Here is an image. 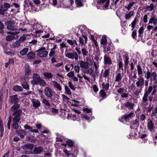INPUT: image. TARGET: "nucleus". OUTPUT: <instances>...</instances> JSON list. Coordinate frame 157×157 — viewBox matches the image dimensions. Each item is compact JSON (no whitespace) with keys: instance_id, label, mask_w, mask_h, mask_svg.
Masks as SVG:
<instances>
[{"instance_id":"4be33fe9","label":"nucleus","mask_w":157,"mask_h":157,"mask_svg":"<svg viewBox=\"0 0 157 157\" xmlns=\"http://www.w3.org/2000/svg\"><path fill=\"white\" fill-rule=\"evenodd\" d=\"M123 76L120 73H116V76H115V82H119L121 80Z\"/></svg>"},{"instance_id":"6e6d98bb","label":"nucleus","mask_w":157,"mask_h":157,"mask_svg":"<svg viewBox=\"0 0 157 157\" xmlns=\"http://www.w3.org/2000/svg\"><path fill=\"white\" fill-rule=\"evenodd\" d=\"M15 22L13 20H10L6 22V24L7 25H15Z\"/></svg>"},{"instance_id":"393cba45","label":"nucleus","mask_w":157,"mask_h":157,"mask_svg":"<svg viewBox=\"0 0 157 157\" xmlns=\"http://www.w3.org/2000/svg\"><path fill=\"white\" fill-rule=\"evenodd\" d=\"M154 127V124L152 120H151L147 124V128L148 129L151 131L153 130V128Z\"/></svg>"},{"instance_id":"423d86ee","label":"nucleus","mask_w":157,"mask_h":157,"mask_svg":"<svg viewBox=\"0 0 157 157\" xmlns=\"http://www.w3.org/2000/svg\"><path fill=\"white\" fill-rule=\"evenodd\" d=\"M11 7V5L7 2H5L2 5L0 8V14L2 15H4L5 12L7 11L8 9Z\"/></svg>"},{"instance_id":"1a4fd4ad","label":"nucleus","mask_w":157,"mask_h":157,"mask_svg":"<svg viewBox=\"0 0 157 157\" xmlns=\"http://www.w3.org/2000/svg\"><path fill=\"white\" fill-rule=\"evenodd\" d=\"M66 56L69 59H75V60L78 59V56L76 52H74L73 53H67L65 54Z\"/></svg>"},{"instance_id":"5fc2aeb1","label":"nucleus","mask_w":157,"mask_h":157,"mask_svg":"<svg viewBox=\"0 0 157 157\" xmlns=\"http://www.w3.org/2000/svg\"><path fill=\"white\" fill-rule=\"evenodd\" d=\"M66 143L70 147H72L73 146V142L71 140H67Z\"/></svg>"},{"instance_id":"4468645a","label":"nucleus","mask_w":157,"mask_h":157,"mask_svg":"<svg viewBox=\"0 0 157 157\" xmlns=\"http://www.w3.org/2000/svg\"><path fill=\"white\" fill-rule=\"evenodd\" d=\"M109 0H98L97 2V4L101 5L107 8L109 6Z\"/></svg>"},{"instance_id":"8fccbe9b","label":"nucleus","mask_w":157,"mask_h":157,"mask_svg":"<svg viewBox=\"0 0 157 157\" xmlns=\"http://www.w3.org/2000/svg\"><path fill=\"white\" fill-rule=\"evenodd\" d=\"M124 67H126L128 64V57L127 56H125L124 57Z\"/></svg>"},{"instance_id":"5701e85b","label":"nucleus","mask_w":157,"mask_h":157,"mask_svg":"<svg viewBox=\"0 0 157 157\" xmlns=\"http://www.w3.org/2000/svg\"><path fill=\"white\" fill-rule=\"evenodd\" d=\"M155 5L154 3H151L150 5L146 7L145 9L147 11L149 12L151 11L154 9Z\"/></svg>"},{"instance_id":"2f4dec72","label":"nucleus","mask_w":157,"mask_h":157,"mask_svg":"<svg viewBox=\"0 0 157 157\" xmlns=\"http://www.w3.org/2000/svg\"><path fill=\"white\" fill-rule=\"evenodd\" d=\"M26 138L28 141L32 142H35L36 139L35 137L32 136H27Z\"/></svg>"},{"instance_id":"c9c22d12","label":"nucleus","mask_w":157,"mask_h":157,"mask_svg":"<svg viewBox=\"0 0 157 157\" xmlns=\"http://www.w3.org/2000/svg\"><path fill=\"white\" fill-rule=\"evenodd\" d=\"M7 29L11 31H14L15 32H18L17 29H15L14 26L12 25H7Z\"/></svg>"},{"instance_id":"de8ad7c7","label":"nucleus","mask_w":157,"mask_h":157,"mask_svg":"<svg viewBox=\"0 0 157 157\" xmlns=\"http://www.w3.org/2000/svg\"><path fill=\"white\" fill-rule=\"evenodd\" d=\"M103 88L106 90H108L109 87V84L108 83H106L105 84L104 83H103L102 85Z\"/></svg>"},{"instance_id":"69168bd1","label":"nucleus","mask_w":157,"mask_h":157,"mask_svg":"<svg viewBox=\"0 0 157 157\" xmlns=\"http://www.w3.org/2000/svg\"><path fill=\"white\" fill-rule=\"evenodd\" d=\"M68 86L72 90H75L74 86L72 84V83L70 82H68Z\"/></svg>"},{"instance_id":"13d9d810","label":"nucleus","mask_w":157,"mask_h":157,"mask_svg":"<svg viewBox=\"0 0 157 157\" xmlns=\"http://www.w3.org/2000/svg\"><path fill=\"white\" fill-rule=\"evenodd\" d=\"M21 86L24 88L28 90L29 89V86L26 83H24L22 84Z\"/></svg>"},{"instance_id":"37998d69","label":"nucleus","mask_w":157,"mask_h":157,"mask_svg":"<svg viewBox=\"0 0 157 157\" xmlns=\"http://www.w3.org/2000/svg\"><path fill=\"white\" fill-rule=\"evenodd\" d=\"M103 48V52L105 53L108 52H109L110 50V47L109 45L108 46H104Z\"/></svg>"},{"instance_id":"c756f323","label":"nucleus","mask_w":157,"mask_h":157,"mask_svg":"<svg viewBox=\"0 0 157 157\" xmlns=\"http://www.w3.org/2000/svg\"><path fill=\"white\" fill-rule=\"evenodd\" d=\"M13 90L15 91H21L23 90V89L21 86L16 85L13 87Z\"/></svg>"},{"instance_id":"6ab92c4d","label":"nucleus","mask_w":157,"mask_h":157,"mask_svg":"<svg viewBox=\"0 0 157 157\" xmlns=\"http://www.w3.org/2000/svg\"><path fill=\"white\" fill-rule=\"evenodd\" d=\"M52 82L54 88H56V90L60 91L62 90V87L59 83L55 81H53Z\"/></svg>"},{"instance_id":"7c9ffc66","label":"nucleus","mask_w":157,"mask_h":157,"mask_svg":"<svg viewBox=\"0 0 157 157\" xmlns=\"http://www.w3.org/2000/svg\"><path fill=\"white\" fill-rule=\"evenodd\" d=\"M124 105L125 107H129L130 109H132L134 105L130 102H126L124 103Z\"/></svg>"},{"instance_id":"b1692460","label":"nucleus","mask_w":157,"mask_h":157,"mask_svg":"<svg viewBox=\"0 0 157 157\" xmlns=\"http://www.w3.org/2000/svg\"><path fill=\"white\" fill-rule=\"evenodd\" d=\"M67 42L72 47H75V45H77V43L75 40H71L68 39L67 40Z\"/></svg>"},{"instance_id":"c85d7f7f","label":"nucleus","mask_w":157,"mask_h":157,"mask_svg":"<svg viewBox=\"0 0 157 157\" xmlns=\"http://www.w3.org/2000/svg\"><path fill=\"white\" fill-rule=\"evenodd\" d=\"M28 51V48H25L20 52V53L21 56H23L26 55Z\"/></svg>"},{"instance_id":"aec40b11","label":"nucleus","mask_w":157,"mask_h":157,"mask_svg":"<svg viewBox=\"0 0 157 157\" xmlns=\"http://www.w3.org/2000/svg\"><path fill=\"white\" fill-rule=\"evenodd\" d=\"M25 74L26 75H29L31 73V70L30 66L28 64H26L25 66Z\"/></svg>"},{"instance_id":"79ce46f5","label":"nucleus","mask_w":157,"mask_h":157,"mask_svg":"<svg viewBox=\"0 0 157 157\" xmlns=\"http://www.w3.org/2000/svg\"><path fill=\"white\" fill-rule=\"evenodd\" d=\"M20 44V42L19 40H17L13 44L12 46L13 48H18L19 47Z\"/></svg>"},{"instance_id":"603ef678","label":"nucleus","mask_w":157,"mask_h":157,"mask_svg":"<svg viewBox=\"0 0 157 157\" xmlns=\"http://www.w3.org/2000/svg\"><path fill=\"white\" fill-rule=\"evenodd\" d=\"M4 29V25L3 23L0 21V33H3V29Z\"/></svg>"},{"instance_id":"39448f33","label":"nucleus","mask_w":157,"mask_h":157,"mask_svg":"<svg viewBox=\"0 0 157 157\" xmlns=\"http://www.w3.org/2000/svg\"><path fill=\"white\" fill-rule=\"evenodd\" d=\"M22 148L25 150V153L26 154H33L32 150L33 148V145L32 144H27L23 146Z\"/></svg>"},{"instance_id":"49530a36","label":"nucleus","mask_w":157,"mask_h":157,"mask_svg":"<svg viewBox=\"0 0 157 157\" xmlns=\"http://www.w3.org/2000/svg\"><path fill=\"white\" fill-rule=\"evenodd\" d=\"M137 71L138 73V75H139V76H141V75L142 74L143 72L141 67L139 65L137 66Z\"/></svg>"},{"instance_id":"ddd939ff","label":"nucleus","mask_w":157,"mask_h":157,"mask_svg":"<svg viewBox=\"0 0 157 157\" xmlns=\"http://www.w3.org/2000/svg\"><path fill=\"white\" fill-rule=\"evenodd\" d=\"M44 94L45 95L49 98L52 97L53 95V92L50 88L46 87L44 90Z\"/></svg>"},{"instance_id":"ea45409f","label":"nucleus","mask_w":157,"mask_h":157,"mask_svg":"<svg viewBox=\"0 0 157 157\" xmlns=\"http://www.w3.org/2000/svg\"><path fill=\"white\" fill-rule=\"evenodd\" d=\"M81 51L84 57L87 56L88 54V52L86 48H83L81 49Z\"/></svg>"},{"instance_id":"0e129e2a","label":"nucleus","mask_w":157,"mask_h":157,"mask_svg":"<svg viewBox=\"0 0 157 157\" xmlns=\"http://www.w3.org/2000/svg\"><path fill=\"white\" fill-rule=\"evenodd\" d=\"M4 53L6 55H10L11 56H13L15 55V54H14V53L12 52L11 51H8V52L5 51V52H4Z\"/></svg>"},{"instance_id":"6e6552de","label":"nucleus","mask_w":157,"mask_h":157,"mask_svg":"<svg viewBox=\"0 0 157 157\" xmlns=\"http://www.w3.org/2000/svg\"><path fill=\"white\" fill-rule=\"evenodd\" d=\"M137 80L138 81L136 83V85L137 87L142 89L143 88L144 83V79L142 76H140Z\"/></svg>"},{"instance_id":"4c0bfd02","label":"nucleus","mask_w":157,"mask_h":157,"mask_svg":"<svg viewBox=\"0 0 157 157\" xmlns=\"http://www.w3.org/2000/svg\"><path fill=\"white\" fill-rule=\"evenodd\" d=\"M86 69L84 71V73H88L90 75H91L93 72V70L92 68H86Z\"/></svg>"},{"instance_id":"864d4df0","label":"nucleus","mask_w":157,"mask_h":157,"mask_svg":"<svg viewBox=\"0 0 157 157\" xmlns=\"http://www.w3.org/2000/svg\"><path fill=\"white\" fill-rule=\"evenodd\" d=\"M75 3L78 6L81 7L83 5L82 2L80 0H75Z\"/></svg>"},{"instance_id":"bf43d9fd","label":"nucleus","mask_w":157,"mask_h":157,"mask_svg":"<svg viewBox=\"0 0 157 157\" xmlns=\"http://www.w3.org/2000/svg\"><path fill=\"white\" fill-rule=\"evenodd\" d=\"M136 19L135 18H134V20L132 22V24H131L132 27L133 28V29L132 30H133L134 28H135V26L136 25ZM131 25H129L130 26Z\"/></svg>"},{"instance_id":"052dcab7","label":"nucleus","mask_w":157,"mask_h":157,"mask_svg":"<svg viewBox=\"0 0 157 157\" xmlns=\"http://www.w3.org/2000/svg\"><path fill=\"white\" fill-rule=\"evenodd\" d=\"M12 121V118L11 116H10L9 118V120L7 123V126L8 129H10V124Z\"/></svg>"},{"instance_id":"4d7b16f0","label":"nucleus","mask_w":157,"mask_h":157,"mask_svg":"<svg viewBox=\"0 0 157 157\" xmlns=\"http://www.w3.org/2000/svg\"><path fill=\"white\" fill-rule=\"evenodd\" d=\"M25 129H28L30 132H31L32 129H33V127H31L28 125H26L24 126Z\"/></svg>"},{"instance_id":"f3484780","label":"nucleus","mask_w":157,"mask_h":157,"mask_svg":"<svg viewBox=\"0 0 157 157\" xmlns=\"http://www.w3.org/2000/svg\"><path fill=\"white\" fill-rule=\"evenodd\" d=\"M43 151V147L41 146L36 147L34 149L32 154H40Z\"/></svg>"},{"instance_id":"e433bc0d","label":"nucleus","mask_w":157,"mask_h":157,"mask_svg":"<svg viewBox=\"0 0 157 157\" xmlns=\"http://www.w3.org/2000/svg\"><path fill=\"white\" fill-rule=\"evenodd\" d=\"M133 113L131 112L130 113L125 115L124 117V119L126 120L129 119L133 117Z\"/></svg>"},{"instance_id":"774afa93","label":"nucleus","mask_w":157,"mask_h":157,"mask_svg":"<svg viewBox=\"0 0 157 157\" xmlns=\"http://www.w3.org/2000/svg\"><path fill=\"white\" fill-rule=\"evenodd\" d=\"M119 68L123 70V64L122 61H120L118 63Z\"/></svg>"},{"instance_id":"3c124183","label":"nucleus","mask_w":157,"mask_h":157,"mask_svg":"<svg viewBox=\"0 0 157 157\" xmlns=\"http://www.w3.org/2000/svg\"><path fill=\"white\" fill-rule=\"evenodd\" d=\"M133 75L132 74L129 75V78H132L133 79H136L137 78L136 76V71L134 72Z\"/></svg>"},{"instance_id":"a878e982","label":"nucleus","mask_w":157,"mask_h":157,"mask_svg":"<svg viewBox=\"0 0 157 157\" xmlns=\"http://www.w3.org/2000/svg\"><path fill=\"white\" fill-rule=\"evenodd\" d=\"M110 74V70L109 68L105 69L103 73V77L106 78L108 77Z\"/></svg>"},{"instance_id":"a211bd4d","label":"nucleus","mask_w":157,"mask_h":157,"mask_svg":"<svg viewBox=\"0 0 157 157\" xmlns=\"http://www.w3.org/2000/svg\"><path fill=\"white\" fill-rule=\"evenodd\" d=\"M16 132L21 138H23L27 134L26 132L22 129L18 130Z\"/></svg>"},{"instance_id":"a19ab883","label":"nucleus","mask_w":157,"mask_h":157,"mask_svg":"<svg viewBox=\"0 0 157 157\" xmlns=\"http://www.w3.org/2000/svg\"><path fill=\"white\" fill-rule=\"evenodd\" d=\"M135 3V2H132L131 3H129L128 5L127 6H125V8L127 9L128 10H129L131 9V7Z\"/></svg>"},{"instance_id":"20e7f679","label":"nucleus","mask_w":157,"mask_h":157,"mask_svg":"<svg viewBox=\"0 0 157 157\" xmlns=\"http://www.w3.org/2000/svg\"><path fill=\"white\" fill-rule=\"evenodd\" d=\"M153 90V87L152 86H149L148 90L147 91L144 93V96L142 98V102L143 103H145L146 104L148 103V96L150 94V93Z\"/></svg>"},{"instance_id":"473e14b6","label":"nucleus","mask_w":157,"mask_h":157,"mask_svg":"<svg viewBox=\"0 0 157 157\" xmlns=\"http://www.w3.org/2000/svg\"><path fill=\"white\" fill-rule=\"evenodd\" d=\"M27 56L29 59H34L35 57V54L32 52H29L27 55Z\"/></svg>"},{"instance_id":"a18cd8bd","label":"nucleus","mask_w":157,"mask_h":157,"mask_svg":"<svg viewBox=\"0 0 157 157\" xmlns=\"http://www.w3.org/2000/svg\"><path fill=\"white\" fill-rule=\"evenodd\" d=\"M64 88H65V92L67 94L70 95L71 94V91L70 90V89L68 88V86L66 85H64Z\"/></svg>"},{"instance_id":"c03bdc74","label":"nucleus","mask_w":157,"mask_h":157,"mask_svg":"<svg viewBox=\"0 0 157 157\" xmlns=\"http://www.w3.org/2000/svg\"><path fill=\"white\" fill-rule=\"evenodd\" d=\"M38 83L37 84H39L40 86H44L46 85V82L42 78L40 80Z\"/></svg>"},{"instance_id":"09e8293b","label":"nucleus","mask_w":157,"mask_h":157,"mask_svg":"<svg viewBox=\"0 0 157 157\" xmlns=\"http://www.w3.org/2000/svg\"><path fill=\"white\" fill-rule=\"evenodd\" d=\"M14 122L13 125V128L15 129L16 130H17L18 129L19 127V125L18 124V123L19 122L17 121H13Z\"/></svg>"},{"instance_id":"338daca9","label":"nucleus","mask_w":157,"mask_h":157,"mask_svg":"<svg viewBox=\"0 0 157 157\" xmlns=\"http://www.w3.org/2000/svg\"><path fill=\"white\" fill-rule=\"evenodd\" d=\"M26 35H23L20 38L19 40L20 42L24 41L26 39Z\"/></svg>"},{"instance_id":"bb28decb","label":"nucleus","mask_w":157,"mask_h":157,"mask_svg":"<svg viewBox=\"0 0 157 157\" xmlns=\"http://www.w3.org/2000/svg\"><path fill=\"white\" fill-rule=\"evenodd\" d=\"M107 39L106 36H103L101 40V43L103 46H105L106 45Z\"/></svg>"},{"instance_id":"680f3d73","label":"nucleus","mask_w":157,"mask_h":157,"mask_svg":"<svg viewBox=\"0 0 157 157\" xmlns=\"http://www.w3.org/2000/svg\"><path fill=\"white\" fill-rule=\"evenodd\" d=\"M55 53V51L54 50V48H52L49 54V56L50 57H52L54 56Z\"/></svg>"},{"instance_id":"7ed1b4c3","label":"nucleus","mask_w":157,"mask_h":157,"mask_svg":"<svg viewBox=\"0 0 157 157\" xmlns=\"http://www.w3.org/2000/svg\"><path fill=\"white\" fill-rule=\"evenodd\" d=\"M11 110L13 112L12 114L14 116L13 118V121L19 122L20 120V116L22 113V110L19 109H12Z\"/></svg>"},{"instance_id":"f03ea898","label":"nucleus","mask_w":157,"mask_h":157,"mask_svg":"<svg viewBox=\"0 0 157 157\" xmlns=\"http://www.w3.org/2000/svg\"><path fill=\"white\" fill-rule=\"evenodd\" d=\"M17 94L12 96H10L9 97L10 101L14 104L11 107V109H19L20 107V104H18V102L19 101V99L17 98Z\"/></svg>"},{"instance_id":"2eb2a0df","label":"nucleus","mask_w":157,"mask_h":157,"mask_svg":"<svg viewBox=\"0 0 157 157\" xmlns=\"http://www.w3.org/2000/svg\"><path fill=\"white\" fill-rule=\"evenodd\" d=\"M87 37L85 35H82V36L79 37V44L81 46L85 45L87 43Z\"/></svg>"},{"instance_id":"f257e3e1","label":"nucleus","mask_w":157,"mask_h":157,"mask_svg":"<svg viewBox=\"0 0 157 157\" xmlns=\"http://www.w3.org/2000/svg\"><path fill=\"white\" fill-rule=\"evenodd\" d=\"M144 76L147 80L150 79L151 82H153L154 84H157V74L155 72L148 70L145 72Z\"/></svg>"},{"instance_id":"f704fd0d","label":"nucleus","mask_w":157,"mask_h":157,"mask_svg":"<svg viewBox=\"0 0 157 157\" xmlns=\"http://www.w3.org/2000/svg\"><path fill=\"white\" fill-rule=\"evenodd\" d=\"M42 103L48 107L50 106V104L48 100L45 98H43L42 101Z\"/></svg>"},{"instance_id":"412c9836","label":"nucleus","mask_w":157,"mask_h":157,"mask_svg":"<svg viewBox=\"0 0 157 157\" xmlns=\"http://www.w3.org/2000/svg\"><path fill=\"white\" fill-rule=\"evenodd\" d=\"M81 67L82 68H87L89 67L88 63L87 62H84L82 61H79Z\"/></svg>"},{"instance_id":"0eeeda50","label":"nucleus","mask_w":157,"mask_h":157,"mask_svg":"<svg viewBox=\"0 0 157 157\" xmlns=\"http://www.w3.org/2000/svg\"><path fill=\"white\" fill-rule=\"evenodd\" d=\"M45 49L46 48L45 47H42L37 50L36 52H38L37 55L41 57H46L48 55V52L45 50Z\"/></svg>"},{"instance_id":"e2e57ef3","label":"nucleus","mask_w":157,"mask_h":157,"mask_svg":"<svg viewBox=\"0 0 157 157\" xmlns=\"http://www.w3.org/2000/svg\"><path fill=\"white\" fill-rule=\"evenodd\" d=\"M75 74L73 71H71L70 72L68 73L67 74V76L69 77H72L74 76Z\"/></svg>"},{"instance_id":"9d476101","label":"nucleus","mask_w":157,"mask_h":157,"mask_svg":"<svg viewBox=\"0 0 157 157\" xmlns=\"http://www.w3.org/2000/svg\"><path fill=\"white\" fill-rule=\"evenodd\" d=\"M33 77V80L31 82V84L33 85H37L38 82L41 78L39 75L38 74H34Z\"/></svg>"},{"instance_id":"dca6fc26","label":"nucleus","mask_w":157,"mask_h":157,"mask_svg":"<svg viewBox=\"0 0 157 157\" xmlns=\"http://www.w3.org/2000/svg\"><path fill=\"white\" fill-rule=\"evenodd\" d=\"M104 63L105 65H110L112 63L111 58L108 55H105L104 57Z\"/></svg>"},{"instance_id":"f8f14e48","label":"nucleus","mask_w":157,"mask_h":157,"mask_svg":"<svg viewBox=\"0 0 157 157\" xmlns=\"http://www.w3.org/2000/svg\"><path fill=\"white\" fill-rule=\"evenodd\" d=\"M31 101L32 103V106L35 109L37 108L40 106V102L38 99L33 98L31 99Z\"/></svg>"},{"instance_id":"9b49d317","label":"nucleus","mask_w":157,"mask_h":157,"mask_svg":"<svg viewBox=\"0 0 157 157\" xmlns=\"http://www.w3.org/2000/svg\"><path fill=\"white\" fill-rule=\"evenodd\" d=\"M19 33L18 32H7V34H10V35H8L6 37V40L8 41H10L14 38V36L18 34Z\"/></svg>"},{"instance_id":"cd10ccee","label":"nucleus","mask_w":157,"mask_h":157,"mask_svg":"<svg viewBox=\"0 0 157 157\" xmlns=\"http://www.w3.org/2000/svg\"><path fill=\"white\" fill-rule=\"evenodd\" d=\"M43 75L45 77L48 79L51 78L53 77V75L51 72H45L43 73Z\"/></svg>"},{"instance_id":"58836bf2","label":"nucleus","mask_w":157,"mask_h":157,"mask_svg":"<svg viewBox=\"0 0 157 157\" xmlns=\"http://www.w3.org/2000/svg\"><path fill=\"white\" fill-rule=\"evenodd\" d=\"M153 23L154 25L157 24V18H155L154 17H151L150 20L149 21V24Z\"/></svg>"},{"instance_id":"72a5a7b5","label":"nucleus","mask_w":157,"mask_h":157,"mask_svg":"<svg viewBox=\"0 0 157 157\" xmlns=\"http://www.w3.org/2000/svg\"><path fill=\"white\" fill-rule=\"evenodd\" d=\"M134 12L133 11H130L128 13L125 15V18L126 19H128L133 15Z\"/></svg>"}]
</instances>
